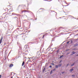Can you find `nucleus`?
Listing matches in <instances>:
<instances>
[{
    "mask_svg": "<svg viewBox=\"0 0 78 78\" xmlns=\"http://www.w3.org/2000/svg\"><path fill=\"white\" fill-rule=\"evenodd\" d=\"M68 18H69L70 19H73L75 18L73 16H69Z\"/></svg>",
    "mask_w": 78,
    "mask_h": 78,
    "instance_id": "obj_1",
    "label": "nucleus"
},
{
    "mask_svg": "<svg viewBox=\"0 0 78 78\" xmlns=\"http://www.w3.org/2000/svg\"><path fill=\"white\" fill-rule=\"evenodd\" d=\"M34 60V59L33 58H29V61H30V62H32Z\"/></svg>",
    "mask_w": 78,
    "mask_h": 78,
    "instance_id": "obj_2",
    "label": "nucleus"
},
{
    "mask_svg": "<svg viewBox=\"0 0 78 78\" xmlns=\"http://www.w3.org/2000/svg\"><path fill=\"white\" fill-rule=\"evenodd\" d=\"M29 11H27V10H23L22 12V13H23V12H29Z\"/></svg>",
    "mask_w": 78,
    "mask_h": 78,
    "instance_id": "obj_3",
    "label": "nucleus"
},
{
    "mask_svg": "<svg viewBox=\"0 0 78 78\" xmlns=\"http://www.w3.org/2000/svg\"><path fill=\"white\" fill-rule=\"evenodd\" d=\"M2 40H3V37H2L0 40V45L1 44V43H2Z\"/></svg>",
    "mask_w": 78,
    "mask_h": 78,
    "instance_id": "obj_4",
    "label": "nucleus"
},
{
    "mask_svg": "<svg viewBox=\"0 0 78 78\" xmlns=\"http://www.w3.org/2000/svg\"><path fill=\"white\" fill-rule=\"evenodd\" d=\"M13 66V64H10V66H9V67H12Z\"/></svg>",
    "mask_w": 78,
    "mask_h": 78,
    "instance_id": "obj_5",
    "label": "nucleus"
},
{
    "mask_svg": "<svg viewBox=\"0 0 78 78\" xmlns=\"http://www.w3.org/2000/svg\"><path fill=\"white\" fill-rule=\"evenodd\" d=\"M24 63H24V61L23 62V63L22 64V66H23L24 65Z\"/></svg>",
    "mask_w": 78,
    "mask_h": 78,
    "instance_id": "obj_6",
    "label": "nucleus"
},
{
    "mask_svg": "<svg viewBox=\"0 0 78 78\" xmlns=\"http://www.w3.org/2000/svg\"><path fill=\"white\" fill-rule=\"evenodd\" d=\"M58 67H59V66H58V65H56L55 66L56 68H58Z\"/></svg>",
    "mask_w": 78,
    "mask_h": 78,
    "instance_id": "obj_7",
    "label": "nucleus"
},
{
    "mask_svg": "<svg viewBox=\"0 0 78 78\" xmlns=\"http://www.w3.org/2000/svg\"><path fill=\"white\" fill-rule=\"evenodd\" d=\"M74 64H75V63H74L73 64H72V65H71V67H72V66H74Z\"/></svg>",
    "mask_w": 78,
    "mask_h": 78,
    "instance_id": "obj_8",
    "label": "nucleus"
},
{
    "mask_svg": "<svg viewBox=\"0 0 78 78\" xmlns=\"http://www.w3.org/2000/svg\"><path fill=\"white\" fill-rule=\"evenodd\" d=\"M73 69H71L70 70V72H72V71H73Z\"/></svg>",
    "mask_w": 78,
    "mask_h": 78,
    "instance_id": "obj_9",
    "label": "nucleus"
},
{
    "mask_svg": "<svg viewBox=\"0 0 78 78\" xmlns=\"http://www.w3.org/2000/svg\"><path fill=\"white\" fill-rule=\"evenodd\" d=\"M62 65V64H61L58 65V66L59 67H61V66Z\"/></svg>",
    "mask_w": 78,
    "mask_h": 78,
    "instance_id": "obj_10",
    "label": "nucleus"
},
{
    "mask_svg": "<svg viewBox=\"0 0 78 78\" xmlns=\"http://www.w3.org/2000/svg\"><path fill=\"white\" fill-rule=\"evenodd\" d=\"M45 36V35H44L43 36V39H44V36Z\"/></svg>",
    "mask_w": 78,
    "mask_h": 78,
    "instance_id": "obj_11",
    "label": "nucleus"
},
{
    "mask_svg": "<svg viewBox=\"0 0 78 78\" xmlns=\"http://www.w3.org/2000/svg\"><path fill=\"white\" fill-rule=\"evenodd\" d=\"M63 57V55H62L60 56V58H62V57Z\"/></svg>",
    "mask_w": 78,
    "mask_h": 78,
    "instance_id": "obj_12",
    "label": "nucleus"
},
{
    "mask_svg": "<svg viewBox=\"0 0 78 78\" xmlns=\"http://www.w3.org/2000/svg\"><path fill=\"white\" fill-rule=\"evenodd\" d=\"M72 76H73V77H74V76H75V75H72Z\"/></svg>",
    "mask_w": 78,
    "mask_h": 78,
    "instance_id": "obj_13",
    "label": "nucleus"
},
{
    "mask_svg": "<svg viewBox=\"0 0 78 78\" xmlns=\"http://www.w3.org/2000/svg\"><path fill=\"white\" fill-rule=\"evenodd\" d=\"M8 14H7L6 15H5V17H7V15Z\"/></svg>",
    "mask_w": 78,
    "mask_h": 78,
    "instance_id": "obj_14",
    "label": "nucleus"
},
{
    "mask_svg": "<svg viewBox=\"0 0 78 78\" xmlns=\"http://www.w3.org/2000/svg\"><path fill=\"white\" fill-rule=\"evenodd\" d=\"M51 73H52V70H51L50 72V74H51Z\"/></svg>",
    "mask_w": 78,
    "mask_h": 78,
    "instance_id": "obj_15",
    "label": "nucleus"
},
{
    "mask_svg": "<svg viewBox=\"0 0 78 78\" xmlns=\"http://www.w3.org/2000/svg\"><path fill=\"white\" fill-rule=\"evenodd\" d=\"M70 41H71V43H72V42H73L72 40H71Z\"/></svg>",
    "mask_w": 78,
    "mask_h": 78,
    "instance_id": "obj_16",
    "label": "nucleus"
},
{
    "mask_svg": "<svg viewBox=\"0 0 78 78\" xmlns=\"http://www.w3.org/2000/svg\"><path fill=\"white\" fill-rule=\"evenodd\" d=\"M56 70V69H54L53 70V71H55Z\"/></svg>",
    "mask_w": 78,
    "mask_h": 78,
    "instance_id": "obj_17",
    "label": "nucleus"
},
{
    "mask_svg": "<svg viewBox=\"0 0 78 78\" xmlns=\"http://www.w3.org/2000/svg\"><path fill=\"white\" fill-rule=\"evenodd\" d=\"M50 68H51V67H52L51 66H50Z\"/></svg>",
    "mask_w": 78,
    "mask_h": 78,
    "instance_id": "obj_18",
    "label": "nucleus"
},
{
    "mask_svg": "<svg viewBox=\"0 0 78 78\" xmlns=\"http://www.w3.org/2000/svg\"><path fill=\"white\" fill-rule=\"evenodd\" d=\"M1 76H2V75H0V78H1Z\"/></svg>",
    "mask_w": 78,
    "mask_h": 78,
    "instance_id": "obj_19",
    "label": "nucleus"
},
{
    "mask_svg": "<svg viewBox=\"0 0 78 78\" xmlns=\"http://www.w3.org/2000/svg\"><path fill=\"white\" fill-rule=\"evenodd\" d=\"M45 68H44V70H43V71H44L45 70Z\"/></svg>",
    "mask_w": 78,
    "mask_h": 78,
    "instance_id": "obj_20",
    "label": "nucleus"
},
{
    "mask_svg": "<svg viewBox=\"0 0 78 78\" xmlns=\"http://www.w3.org/2000/svg\"><path fill=\"white\" fill-rule=\"evenodd\" d=\"M64 73V72H63L62 73Z\"/></svg>",
    "mask_w": 78,
    "mask_h": 78,
    "instance_id": "obj_21",
    "label": "nucleus"
},
{
    "mask_svg": "<svg viewBox=\"0 0 78 78\" xmlns=\"http://www.w3.org/2000/svg\"><path fill=\"white\" fill-rule=\"evenodd\" d=\"M69 64H67V66H69Z\"/></svg>",
    "mask_w": 78,
    "mask_h": 78,
    "instance_id": "obj_22",
    "label": "nucleus"
},
{
    "mask_svg": "<svg viewBox=\"0 0 78 78\" xmlns=\"http://www.w3.org/2000/svg\"><path fill=\"white\" fill-rule=\"evenodd\" d=\"M69 42H67V44H69Z\"/></svg>",
    "mask_w": 78,
    "mask_h": 78,
    "instance_id": "obj_23",
    "label": "nucleus"
},
{
    "mask_svg": "<svg viewBox=\"0 0 78 78\" xmlns=\"http://www.w3.org/2000/svg\"><path fill=\"white\" fill-rule=\"evenodd\" d=\"M58 51H59V50H58L57 51V52H58Z\"/></svg>",
    "mask_w": 78,
    "mask_h": 78,
    "instance_id": "obj_24",
    "label": "nucleus"
},
{
    "mask_svg": "<svg viewBox=\"0 0 78 78\" xmlns=\"http://www.w3.org/2000/svg\"><path fill=\"white\" fill-rule=\"evenodd\" d=\"M24 6H26L25 5H24Z\"/></svg>",
    "mask_w": 78,
    "mask_h": 78,
    "instance_id": "obj_25",
    "label": "nucleus"
},
{
    "mask_svg": "<svg viewBox=\"0 0 78 78\" xmlns=\"http://www.w3.org/2000/svg\"><path fill=\"white\" fill-rule=\"evenodd\" d=\"M9 14H10V12H9Z\"/></svg>",
    "mask_w": 78,
    "mask_h": 78,
    "instance_id": "obj_26",
    "label": "nucleus"
},
{
    "mask_svg": "<svg viewBox=\"0 0 78 78\" xmlns=\"http://www.w3.org/2000/svg\"><path fill=\"white\" fill-rule=\"evenodd\" d=\"M11 78H12V76Z\"/></svg>",
    "mask_w": 78,
    "mask_h": 78,
    "instance_id": "obj_27",
    "label": "nucleus"
},
{
    "mask_svg": "<svg viewBox=\"0 0 78 78\" xmlns=\"http://www.w3.org/2000/svg\"><path fill=\"white\" fill-rule=\"evenodd\" d=\"M75 53H73V54H75Z\"/></svg>",
    "mask_w": 78,
    "mask_h": 78,
    "instance_id": "obj_28",
    "label": "nucleus"
},
{
    "mask_svg": "<svg viewBox=\"0 0 78 78\" xmlns=\"http://www.w3.org/2000/svg\"><path fill=\"white\" fill-rule=\"evenodd\" d=\"M74 52H73V53H74Z\"/></svg>",
    "mask_w": 78,
    "mask_h": 78,
    "instance_id": "obj_29",
    "label": "nucleus"
},
{
    "mask_svg": "<svg viewBox=\"0 0 78 78\" xmlns=\"http://www.w3.org/2000/svg\"><path fill=\"white\" fill-rule=\"evenodd\" d=\"M77 56H78V54L77 55Z\"/></svg>",
    "mask_w": 78,
    "mask_h": 78,
    "instance_id": "obj_30",
    "label": "nucleus"
},
{
    "mask_svg": "<svg viewBox=\"0 0 78 78\" xmlns=\"http://www.w3.org/2000/svg\"><path fill=\"white\" fill-rule=\"evenodd\" d=\"M53 65H54V64H53Z\"/></svg>",
    "mask_w": 78,
    "mask_h": 78,
    "instance_id": "obj_31",
    "label": "nucleus"
}]
</instances>
